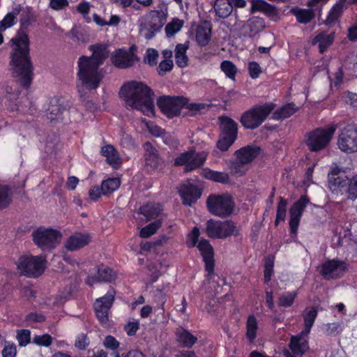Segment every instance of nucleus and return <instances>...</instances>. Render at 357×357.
I'll list each match as a JSON object with an SVG mask.
<instances>
[{"label": "nucleus", "mask_w": 357, "mask_h": 357, "mask_svg": "<svg viewBox=\"0 0 357 357\" xmlns=\"http://www.w3.org/2000/svg\"><path fill=\"white\" fill-rule=\"evenodd\" d=\"M91 56L82 55L78 59L77 77L82 86L89 90L97 89L103 78L100 67L109 56L105 45L93 44L89 47Z\"/></svg>", "instance_id": "f257e3e1"}, {"label": "nucleus", "mask_w": 357, "mask_h": 357, "mask_svg": "<svg viewBox=\"0 0 357 357\" xmlns=\"http://www.w3.org/2000/svg\"><path fill=\"white\" fill-rule=\"evenodd\" d=\"M121 98L132 108L150 116L155 113L154 93L146 84L135 80L124 84L119 91Z\"/></svg>", "instance_id": "f03ea898"}, {"label": "nucleus", "mask_w": 357, "mask_h": 357, "mask_svg": "<svg viewBox=\"0 0 357 357\" xmlns=\"http://www.w3.org/2000/svg\"><path fill=\"white\" fill-rule=\"evenodd\" d=\"M328 188L333 194L343 195L345 192L348 199H357V174L349 178L344 171L335 167L328 173Z\"/></svg>", "instance_id": "7ed1b4c3"}, {"label": "nucleus", "mask_w": 357, "mask_h": 357, "mask_svg": "<svg viewBox=\"0 0 357 357\" xmlns=\"http://www.w3.org/2000/svg\"><path fill=\"white\" fill-rule=\"evenodd\" d=\"M275 107L272 102L255 105L242 113L239 122L245 129L255 130L266 120Z\"/></svg>", "instance_id": "20e7f679"}, {"label": "nucleus", "mask_w": 357, "mask_h": 357, "mask_svg": "<svg viewBox=\"0 0 357 357\" xmlns=\"http://www.w3.org/2000/svg\"><path fill=\"white\" fill-rule=\"evenodd\" d=\"M33 244L41 251L52 252L60 244L62 234L51 227L40 226L32 231Z\"/></svg>", "instance_id": "39448f33"}, {"label": "nucleus", "mask_w": 357, "mask_h": 357, "mask_svg": "<svg viewBox=\"0 0 357 357\" xmlns=\"http://www.w3.org/2000/svg\"><path fill=\"white\" fill-rule=\"evenodd\" d=\"M220 135L216 142V147L222 152L227 151L234 144L238 137V123L227 116L218 118Z\"/></svg>", "instance_id": "423d86ee"}, {"label": "nucleus", "mask_w": 357, "mask_h": 357, "mask_svg": "<svg viewBox=\"0 0 357 357\" xmlns=\"http://www.w3.org/2000/svg\"><path fill=\"white\" fill-rule=\"evenodd\" d=\"M21 28L17 34L8 43L10 47L8 70L11 77L22 84V34Z\"/></svg>", "instance_id": "0eeeda50"}, {"label": "nucleus", "mask_w": 357, "mask_h": 357, "mask_svg": "<svg viewBox=\"0 0 357 357\" xmlns=\"http://www.w3.org/2000/svg\"><path fill=\"white\" fill-rule=\"evenodd\" d=\"M206 204L211 214L222 218L230 216L235 205L232 197L228 193L211 194Z\"/></svg>", "instance_id": "6e6552de"}, {"label": "nucleus", "mask_w": 357, "mask_h": 357, "mask_svg": "<svg viewBox=\"0 0 357 357\" xmlns=\"http://www.w3.org/2000/svg\"><path fill=\"white\" fill-rule=\"evenodd\" d=\"M206 234L212 239H226L240 235V229L231 220L225 221L209 219L206 223Z\"/></svg>", "instance_id": "1a4fd4ad"}, {"label": "nucleus", "mask_w": 357, "mask_h": 357, "mask_svg": "<svg viewBox=\"0 0 357 357\" xmlns=\"http://www.w3.org/2000/svg\"><path fill=\"white\" fill-rule=\"evenodd\" d=\"M336 126L317 128L306 135L305 144L311 152H318L326 149L335 132Z\"/></svg>", "instance_id": "9d476101"}, {"label": "nucleus", "mask_w": 357, "mask_h": 357, "mask_svg": "<svg viewBox=\"0 0 357 357\" xmlns=\"http://www.w3.org/2000/svg\"><path fill=\"white\" fill-rule=\"evenodd\" d=\"M208 158L204 151L197 152L195 149L180 153L174 160V166H184V172H191L202 167Z\"/></svg>", "instance_id": "9b49d317"}, {"label": "nucleus", "mask_w": 357, "mask_h": 357, "mask_svg": "<svg viewBox=\"0 0 357 357\" xmlns=\"http://www.w3.org/2000/svg\"><path fill=\"white\" fill-rule=\"evenodd\" d=\"M185 102L186 97L183 96H162L157 100L158 108L169 119L180 116Z\"/></svg>", "instance_id": "f8f14e48"}, {"label": "nucleus", "mask_w": 357, "mask_h": 357, "mask_svg": "<svg viewBox=\"0 0 357 357\" xmlns=\"http://www.w3.org/2000/svg\"><path fill=\"white\" fill-rule=\"evenodd\" d=\"M116 294L114 288L110 287L104 296L96 298L94 302V313L102 326L107 325L109 321V312L114 302Z\"/></svg>", "instance_id": "ddd939ff"}, {"label": "nucleus", "mask_w": 357, "mask_h": 357, "mask_svg": "<svg viewBox=\"0 0 357 357\" xmlns=\"http://www.w3.org/2000/svg\"><path fill=\"white\" fill-rule=\"evenodd\" d=\"M47 257L45 255L37 256L24 255V276L38 278L47 268Z\"/></svg>", "instance_id": "4468645a"}, {"label": "nucleus", "mask_w": 357, "mask_h": 357, "mask_svg": "<svg viewBox=\"0 0 357 357\" xmlns=\"http://www.w3.org/2000/svg\"><path fill=\"white\" fill-rule=\"evenodd\" d=\"M337 145L339 149L345 153L357 151V125L349 124L340 132Z\"/></svg>", "instance_id": "2eb2a0df"}, {"label": "nucleus", "mask_w": 357, "mask_h": 357, "mask_svg": "<svg viewBox=\"0 0 357 357\" xmlns=\"http://www.w3.org/2000/svg\"><path fill=\"white\" fill-rule=\"evenodd\" d=\"M165 22V15L159 10H153L149 20L141 24L140 33L146 40H151L160 31Z\"/></svg>", "instance_id": "dca6fc26"}, {"label": "nucleus", "mask_w": 357, "mask_h": 357, "mask_svg": "<svg viewBox=\"0 0 357 357\" xmlns=\"http://www.w3.org/2000/svg\"><path fill=\"white\" fill-rule=\"evenodd\" d=\"M309 203V197L307 195H303L290 207L289 225L291 234H297L303 212Z\"/></svg>", "instance_id": "f3484780"}, {"label": "nucleus", "mask_w": 357, "mask_h": 357, "mask_svg": "<svg viewBox=\"0 0 357 357\" xmlns=\"http://www.w3.org/2000/svg\"><path fill=\"white\" fill-rule=\"evenodd\" d=\"M348 270L347 264L339 259L326 260L321 266L320 273L326 280L337 279Z\"/></svg>", "instance_id": "a211bd4d"}, {"label": "nucleus", "mask_w": 357, "mask_h": 357, "mask_svg": "<svg viewBox=\"0 0 357 357\" xmlns=\"http://www.w3.org/2000/svg\"><path fill=\"white\" fill-rule=\"evenodd\" d=\"M178 192L181 198L182 204L190 206L201 197L202 189L198 185L188 182L181 184Z\"/></svg>", "instance_id": "6ab92c4d"}, {"label": "nucleus", "mask_w": 357, "mask_h": 357, "mask_svg": "<svg viewBox=\"0 0 357 357\" xmlns=\"http://www.w3.org/2000/svg\"><path fill=\"white\" fill-rule=\"evenodd\" d=\"M197 248L205 264V271L208 275H213L215 267L214 249L210 241L207 239L202 238L198 243Z\"/></svg>", "instance_id": "aec40b11"}, {"label": "nucleus", "mask_w": 357, "mask_h": 357, "mask_svg": "<svg viewBox=\"0 0 357 357\" xmlns=\"http://www.w3.org/2000/svg\"><path fill=\"white\" fill-rule=\"evenodd\" d=\"M33 78V67L29 57V39L24 32V92L28 91Z\"/></svg>", "instance_id": "412c9836"}, {"label": "nucleus", "mask_w": 357, "mask_h": 357, "mask_svg": "<svg viewBox=\"0 0 357 357\" xmlns=\"http://www.w3.org/2000/svg\"><path fill=\"white\" fill-rule=\"evenodd\" d=\"M257 12L264 13L266 17L274 22H277L280 18L278 8L264 0L251 1V13H255Z\"/></svg>", "instance_id": "4be33fe9"}, {"label": "nucleus", "mask_w": 357, "mask_h": 357, "mask_svg": "<svg viewBox=\"0 0 357 357\" xmlns=\"http://www.w3.org/2000/svg\"><path fill=\"white\" fill-rule=\"evenodd\" d=\"M91 241V236L86 232H75L70 236L66 243L65 248L68 251H76L88 245Z\"/></svg>", "instance_id": "5701e85b"}, {"label": "nucleus", "mask_w": 357, "mask_h": 357, "mask_svg": "<svg viewBox=\"0 0 357 357\" xmlns=\"http://www.w3.org/2000/svg\"><path fill=\"white\" fill-rule=\"evenodd\" d=\"M304 333L305 332L302 331L300 334L293 335L290 339L289 348L294 356L301 357L309 349V342Z\"/></svg>", "instance_id": "b1692460"}, {"label": "nucleus", "mask_w": 357, "mask_h": 357, "mask_svg": "<svg viewBox=\"0 0 357 357\" xmlns=\"http://www.w3.org/2000/svg\"><path fill=\"white\" fill-rule=\"evenodd\" d=\"M176 341L181 348L190 350L197 343L198 338L188 329L179 326L175 331Z\"/></svg>", "instance_id": "393cba45"}, {"label": "nucleus", "mask_w": 357, "mask_h": 357, "mask_svg": "<svg viewBox=\"0 0 357 357\" xmlns=\"http://www.w3.org/2000/svg\"><path fill=\"white\" fill-rule=\"evenodd\" d=\"M112 63L119 68H127L132 66L134 54L123 49H118L111 56Z\"/></svg>", "instance_id": "a878e982"}, {"label": "nucleus", "mask_w": 357, "mask_h": 357, "mask_svg": "<svg viewBox=\"0 0 357 357\" xmlns=\"http://www.w3.org/2000/svg\"><path fill=\"white\" fill-rule=\"evenodd\" d=\"M65 111L66 107L61 102V98L54 96L50 99L47 116L51 121L63 120L62 116Z\"/></svg>", "instance_id": "bb28decb"}, {"label": "nucleus", "mask_w": 357, "mask_h": 357, "mask_svg": "<svg viewBox=\"0 0 357 357\" xmlns=\"http://www.w3.org/2000/svg\"><path fill=\"white\" fill-rule=\"evenodd\" d=\"M261 148L256 145H247L234 152V155L247 165L251 163L260 154Z\"/></svg>", "instance_id": "cd10ccee"}, {"label": "nucleus", "mask_w": 357, "mask_h": 357, "mask_svg": "<svg viewBox=\"0 0 357 357\" xmlns=\"http://www.w3.org/2000/svg\"><path fill=\"white\" fill-rule=\"evenodd\" d=\"M100 154L106 158L107 162L117 169L121 163V158L116 148L112 144H107L101 147Z\"/></svg>", "instance_id": "c85d7f7f"}, {"label": "nucleus", "mask_w": 357, "mask_h": 357, "mask_svg": "<svg viewBox=\"0 0 357 357\" xmlns=\"http://www.w3.org/2000/svg\"><path fill=\"white\" fill-rule=\"evenodd\" d=\"M146 153L144 154L145 165L151 170L157 169L160 163L157 149L149 142L145 144Z\"/></svg>", "instance_id": "c756f323"}, {"label": "nucleus", "mask_w": 357, "mask_h": 357, "mask_svg": "<svg viewBox=\"0 0 357 357\" xmlns=\"http://www.w3.org/2000/svg\"><path fill=\"white\" fill-rule=\"evenodd\" d=\"M199 174L202 178L213 182L222 184L230 183L229 176L227 173L215 171L208 167L202 169Z\"/></svg>", "instance_id": "7c9ffc66"}, {"label": "nucleus", "mask_w": 357, "mask_h": 357, "mask_svg": "<svg viewBox=\"0 0 357 357\" xmlns=\"http://www.w3.org/2000/svg\"><path fill=\"white\" fill-rule=\"evenodd\" d=\"M335 39V33H331L327 34L326 32H320L317 33L312 40V45L318 44L319 51L321 54H324L328 48L333 43Z\"/></svg>", "instance_id": "2f4dec72"}, {"label": "nucleus", "mask_w": 357, "mask_h": 357, "mask_svg": "<svg viewBox=\"0 0 357 357\" xmlns=\"http://www.w3.org/2000/svg\"><path fill=\"white\" fill-rule=\"evenodd\" d=\"M347 0H338L330 9L326 19L324 21V24L330 26L337 22L343 13V8L345 2Z\"/></svg>", "instance_id": "473e14b6"}, {"label": "nucleus", "mask_w": 357, "mask_h": 357, "mask_svg": "<svg viewBox=\"0 0 357 357\" xmlns=\"http://www.w3.org/2000/svg\"><path fill=\"white\" fill-rule=\"evenodd\" d=\"M298 110L294 102H289L275 110L271 119L275 121H282L294 115Z\"/></svg>", "instance_id": "72a5a7b5"}, {"label": "nucleus", "mask_w": 357, "mask_h": 357, "mask_svg": "<svg viewBox=\"0 0 357 357\" xmlns=\"http://www.w3.org/2000/svg\"><path fill=\"white\" fill-rule=\"evenodd\" d=\"M189 48V42L185 43H178L175 47V61L176 64L179 68H185L188 65V57L187 56V50Z\"/></svg>", "instance_id": "f704fd0d"}, {"label": "nucleus", "mask_w": 357, "mask_h": 357, "mask_svg": "<svg viewBox=\"0 0 357 357\" xmlns=\"http://www.w3.org/2000/svg\"><path fill=\"white\" fill-rule=\"evenodd\" d=\"M291 13L296 17L298 23L303 24L310 22L315 17V13L312 8L295 7L291 10Z\"/></svg>", "instance_id": "c9c22d12"}, {"label": "nucleus", "mask_w": 357, "mask_h": 357, "mask_svg": "<svg viewBox=\"0 0 357 357\" xmlns=\"http://www.w3.org/2000/svg\"><path fill=\"white\" fill-rule=\"evenodd\" d=\"M214 9L216 15L223 19L229 17L233 11V7L228 0H216Z\"/></svg>", "instance_id": "e433bc0d"}, {"label": "nucleus", "mask_w": 357, "mask_h": 357, "mask_svg": "<svg viewBox=\"0 0 357 357\" xmlns=\"http://www.w3.org/2000/svg\"><path fill=\"white\" fill-rule=\"evenodd\" d=\"M258 329L257 320L254 314H250L246 321V337L250 343H253L257 337Z\"/></svg>", "instance_id": "4c0bfd02"}, {"label": "nucleus", "mask_w": 357, "mask_h": 357, "mask_svg": "<svg viewBox=\"0 0 357 357\" xmlns=\"http://www.w3.org/2000/svg\"><path fill=\"white\" fill-rule=\"evenodd\" d=\"M159 206L152 203H148L139 207V213L143 215L146 220L156 218L160 213Z\"/></svg>", "instance_id": "58836bf2"}, {"label": "nucleus", "mask_w": 357, "mask_h": 357, "mask_svg": "<svg viewBox=\"0 0 357 357\" xmlns=\"http://www.w3.org/2000/svg\"><path fill=\"white\" fill-rule=\"evenodd\" d=\"M167 301V296L162 289H156L153 291V302L156 304L154 307L155 312L160 310V314L165 312V304Z\"/></svg>", "instance_id": "ea45409f"}, {"label": "nucleus", "mask_w": 357, "mask_h": 357, "mask_svg": "<svg viewBox=\"0 0 357 357\" xmlns=\"http://www.w3.org/2000/svg\"><path fill=\"white\" fill-rule=\"evenodd\" d=\"M211 38V31L202 26H199L197 29L195 40L197 43L201 47L206 46Z\"/></svg>", "instance_id": "a19ab883"}, {"label": "nucleus", "mask_w": 357, "mask_h": 357, "mask_svg": "<svg viewBox=\"0 0 357 357\" xmlns=\"http://www.w3.org/2000/svg\"><path fill=\"white\" fill-rule=\"evenodd\" d=\"M96 273L100 282H112L116 278V273L114 271L103 264L98 267Z\"/></svg>", "instance_id": "79ce46f5"}, {"label": "nucleus", "mask_w": 357, "mask_h": 357, "mask_svg": "<svg viewBox=\"0 0 357 357\" xmlns=\"http://www.w3.org/2000/svg\"><path fill=\"white\" fill-rule=\"evenodd\" d=\"M121 181L118 178H109L102 182L101 186L103 190V195L108 196L119 189Z\"/></svg>", "instance_id": "37998d69"}, {"label": "nucleus", "mask_w": 357, "mask_h": 357, "mask_svg": "<svg viewBox=\"0 0 357 357\" xmlns=\"http://www.w3.org/2000/svg\"><path fill=\"white\" fill-rule=\"evenodd\" d=\"M318 314V310L316 307H311L310 309L306 312L303 315L304 326L305 334L307 335L314 325L315 319Z\"/></svg>", "instance_id": "c03bdc74"}, {"label": "nucleus", "mask_w": 357, "mask_h": 357, "mask_svg": "<svg viewBox=\"0 0 357 357\" xmlns=\"http://www.w3.org/2000/svg\"><path fill=\"white\" fill-rule=\"evenodd\" d=\"M20 12V5L19 8H15L11 13H8L4 18L0 21V31H4L6 29L12 26L16 22V16Z\"/></svg>", "instance_id": "a18cd8bd"}, {"label": "nucleus", "mask_w": 357, "mask_h": 357, "mask_svg": "<svg viewBox=\"0 0 357 357\" xmlns=\"http://www.w3.org/2000/svg\"><path fill=\"white\" fill-rule=\"evenodd\" d=\"M287 204V200L285 198L282 197H279L275 220V226H278L280 222H284L285 220Z\"/></svg>", "instance_id": "49530a36"}, {"label": "nucleus", "mask_w": 357, "mask_h": 357, "mask_svg": "<svg viewBox=\"0 0 357 357\" xmlns=\"http://www.w3.org/2000/svg\"><path fill=\"white\" fill-rule=\"evenodd\" d=\"M246 165H248L246 163H244V162L236 157L234 160L231 161L229 166L230 171L233 174L237 176H242L245 175L248 171Z\"/></svg>", "instance_id": "de8ad7c7"}, {"label": "nucleus", "mask_w": 357, "mask_h": 357, "mask_svg": "<svg viewBox=\"0 0 357 357\" xmlns=\"http://www.w3.org/2000/svg\"><path fill=\"white\" fill-rule=\"evenodd\" d=\"M297 291L284 292L278 299V306L283 307H291L297 297Z\"/></svg>", "instance_id": "09e8293b"}, {"label": "nucleus", "mask_w": 357, "mask_h": 357, "mask_svg": "<svg viewBox=\"0 0 357 357\" xmlns=\"http://www.w3.org/2000/svg\"><path fill=\"white\" fill-rule=\"evenodd\" d=\"M220 69L225 74L226 77L231 80L236 79L237 67L229 60H225L220 63Z\"/></svg>", "instance_id": "8fccbe9b"}, {"label": "nucleus", "mask_w": 357, "mask_h": 357, "mask_svg": "<svg viewBox=\"0 0 357 357\" xmlns=\"http://www.w3.org/2000/svg\"><path fill=\"white\" fill-rule=\"evenodd\" d=\"M161 226V220H156L142 228L139 232V236L144 238H149L151 236L154 234Z\"/></svg>", "instance_id": "3c124183"}, {"label": "nucleus", "mask_w": 357, "mask_h": 357, "mask_svg": "<svg viewBox=\"0 0 357 357\" xmlns=\"http://www.w3.org/2000/svg\"><path fill=\"white\" fill-rule=\"evenodd\" d=\"M183 26V21L178 18H174L165 26V33L167 37H172L178 32Z\"/></svg>", "instance_id": "603ef678"}, {"label": "nucleus", "mask_w": 357, "mask_h": 357, "mask_svg": "<svg viewBox=\"0 0 357 357\" xmlns=\"http://www.w3.org/2000/svg\"><path fill=\"white\" fill-rule=\"evenodd\" d=\"M248 26L250 32L255 35L262 31L265 27V22L261 17H252L249 20Z\"/></svg>", "instance_id": "864d4df0"}, {"label": "nucleus", "mask_w": 357, "mask_h": 357, "mask_svg": "<svg viewBox=\"0 0 357 357\" xmlns=\"http://www.w3.org/2000/svg\"><path fill=\"white\" fill-rule=\"evenodd\" d=\"M200 231L197 227H194L191 231L187 235L185 244L188 248H192L197 245Z\"/></svg>", "instance_id": "5fc2aeb1"}, {"label": "nucleus", "mask_w": 357, "mask_h": 357, "mask_svg": "<svg viewBox=\"0 0 357 357\" xmlns=\"http://www.w3.org/2000/svg\"><path fill=\"white\" fill-rule=\"evenodd\" d=\"M158 52L155 49L150 47L146 50L144 61L150 66H155L158 63Z\"/></svg>", "instance_id": "6e6d98bb"}, {"label": "nucleus", "mask_w": 357, "mask_h": 357, "mask_svg": "<svg viewBox=\"0 0 357 357\" xmlns=\"http://www.w3.org/2000/svg\"><path fill=\"white\" fill-rule=\"evenodd\" d=\"M206 105L204 103H197V102H189V99L186 98V102L185 105H183V108L187 109L188 110V116H194L198 114L201 110L205 109Z\"/></svg>", "instance_id": "4d7b16f0"}, {"label": "nucleus", "mask_w": 357, "mask_h": 357, "mask_svg": "<svg viewBox=\"0 0 357 357\" xmlns=\"http://www.w3.org/2000/svg\"><path fill=\"white\" fill-rule=\"evenodd\" d=\"M52 337L46 333L42 335H35L32 342L40 347H48L52 344Z\"/></svg>", "instance_id": "13d9d810"}, {"label": "nucleus", "mask_w": 357, "mask_h": 357, "mask_svg": "<svg viewBox=\"0 0 357 357\" xmlns=\"http://www.w3.org/2000/svg\"><path fill=\"white\" fill-rule=\"evenodd\" d=\"M343 331V326L340 322L328 323L326 325L325 333L327 335L335 336Z\"/></svg>", "instance_id": "bf43d9fd"}, {"label": "nucleus", "mask_w": 357, "mask_h": 357, "mask_svg": "<svg viewBox=\"0 0 357 357\" xmlns=\"http://www.w3.org/2000/svg\"><path fill=\"white\" fill-rule=\"evenodd\" d=\"M8 190L7 186L0 185V208L7 207L10 202Z\"/></svg>", "instance_id": "052dcab7"}, {"label": "nucleus", "mask_w": 357, "mask_h": 357, "mask_svg": "<svg viewBox=\"0 0 357 357\" xmlns=\"http://www.w3.org/2000/svg\"><path fill=\"white\" fill-rule=\"evenodd\" d=\"M249 75L252 79H257L261 73V68L256 61H250L248 65Z\"/></svg>", "instance_id": "680f3d73"}, {"label": "nucleus", "mask_w": 357, "mask_h": 357, "mask_svg": "<svg viewBox=\"0 0 357 357\" xmlns=\"http://www.w3.org/2000/svg\"><path fill=\"white\" fill-rule=\"evenodd\" d=\"M90 8H91V5H90L89 2L86 1L80 2L77 6V11L79 14L83 15V17L86 22H91V18L89 17H87V15H89V12H90Z\"/></svg>", "instance_id": "e2e57ef3"}, {"label": "nucleus", "mask_w": 357, "mask_h": 357, "mask_svg": "<svg viewBox=\"0 0 357 357\" xmlns=\"http://www.w3.org/2000/svg\"><path fill=\"white\" fill-rule=\"evenodd\" d=\"M174 63L172 59L162 60L159 63L157 70L160 75H164L167 72H169L173 69Z\"/></svg>", "instance_id": "0e129e2a"}, {"label": "nucleus", "mask_w": 357, "mask_h": 357, "mask_svg": "<svg viewBox=\"0 0 357 357\" xmlns=\"http://www.w3.org/2000/svg\"><path fill=\"white\" fill-rule=\"evenodd\" d=\"M342 98L347 104L357 109V93L349 91H344L342 93Z\"/></svg>", "instance_id": "69168bd1"}, {"label": "nucleus", "mask_w": 357, "mask_h": 357, "mask_svg": "<svg viewBox=\"0 0 357 357\" xmlns=\"http://www.w3.org/2000/svg\"><path fill=\"white\" fill-rule=\"evenodd\" d=\"M103 345L107 349L116 350L119 347L120 343L114 336L107 335L105 338Z\"/></svg>", "instance_id": "338daca9"}, {"label": "nucleus", "mask_w": 357, "mask_h": 357, "mask_svg": "<svg viewBox=\"0 0 357 357\" xmlns=\"http://www.w3.org/2000/svg\"><path fill=\"white\" fill-rule=\"evenodd\" d=\"M68 0H50L49 7L54 10H61L68 6Z\"/></svg>", "instance_id": "774afa93"}]
</instances>
